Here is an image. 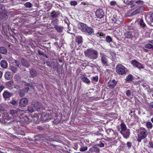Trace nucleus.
<instances>
[{
    "mask_svg": "<svg viewBox=\"0 0 153 153\" xmlns=\"http://www.w3.org/2000/svg\"><path fill=\"white\" fill-rule=\"evenodd\" d=\"M122 21H123V19H120V20H119L118 19H117L116 20V21L114 22V24H117L118 25H120L121 24Z\"/></svg>",
    "mask_w": 153,
    "mask_h": 153,
    "instance_id": "34",
    "label": "nucleus"
},
{
    "mask_svg": "<svg viewBox=\"0 0 153 153\" xmlns=\"http://www.w3.org/2000/svg\"><path fill=\"white\" fill-rule=\"evenodd\" d=\"M150 106L152 108H153V102L151 103Z\"/></svg>",
    "mask_w": 153,
    "mask_h": 153,
    "instance_id": "58",
    "label": "nucleus"
},
{
    "mask_svg": "<svg viewBox=\"0 0 153 153\" xmlns=\"http://www.w3.org/2000/svg\"><path fill=\"white\" fill-rule=\"evenodd\" d=\"M150 146L153 148V141L152 142L150 143Z\"/></svg>",
    "mask_w": 153,
    "mask_h": 153,
    "instance_id": "54",
    "label": "nucleus"
},
{
    "mask_svg": "<svg viewBox=\"0 0 153 153\" xmlns=\"http://www.w3.org/2000/svg\"><path fill=\"white\" fill-rule=\"evenodd\" d=\"M140 9H137L135 11L132 12V13L133 15H135L137 13H139L140 12Z\"/></svg>",
    "mask_w": 153,
    "mask_h": 153,
    "instance_id": "41",
    "label": "nucleus"
},
{
    "mask_svg": "<svg viewBox=\"0 0 153 153\" xmlns=\"http://www.w3.org/2000/svg\"><path fill=\"white\" fill-rule=\"evenodd\" d=\"M104 15V12L101 9H99L96 10V15L97 18H103Z\"/></svg>",
    "mask_w": 153,
    "mask_h": 153,
    "instance_id": "9",
    "label": "nucleus"
},
{
    "mask_svg": "<svg viewBox=\"0 0 153 153\" xmlns=\"http://www.w3.org/2000/svg\"><path fill=\"white\" fill-rule=\"evenodd\" d=\"M19 111L20 110H11L10 111V115L11 117L12 118V120H14L16 121H19L22 122L20 121L21 119L22 118H22L20 117V120H19V118L18 117V116L19 114Z\"/></svg>",
    "mask_w": 153,
    "mask_h": 153,
    "instance_id": "4",
    "label": "nucleus"
},
{
    "mask_svg": "<svg viewBox=\"0 0 153 153\" xmlns=\"http://www.w3.org/2000/svg\"><path fill=\"white\" fill-rule=\"evenodd\" d=\"M110 5L111 6H114L116 5V2L115 1H111L110 3Z\"/></svg>",
    "mask_w": 153,
    "mask_h": 153,
    "instance_id": "48",
    "label": "nucleus"
},
{
    "mask_svg": "<svg viewBox=\"0 0 153 153\" xmlns=\"http://www.w3.org/2000/svg\"><path fill=\"white\" fill-rule=\"evenodd\" d=\"M127 144L128 146V147H130L131 146V143L129 142H127Z\"/></svg>",
    "mask_w": 153,
    "mask_h": 153,
    "instance_id": "53",
    "label": "nucleus"
},
{
    "mask_svg": "<svg viewBox=\"0 0 153 153\" xmlns=\"http://www.w3.org/2000/svg\"><path fill=\"white\" fill-rule=\"evenodd\" d=\"M151 43H152V44H153V41H152L151 42H150Z\"/></svg>",
    "mask_w": 153,
    "mask_h": 153,
    "instance_id": "64",
    "label": "nucleus"
},
{
    "mask_svg": "<svg viewBox=\"0 0 153 153\" xmlns=\"http://www.w3.org/2000/svg\"><path fill=\"white\" fill-rule=\"evenodd\" d=\"M86 31H85V32L88 33V34L91 35L93 33H94V30L91 27H87V28H86Z\"/></svg>",
    "mask_w": 153,
    "mask_h": 153,
    "instance_id": "15",
    "label": "nucleus"
},
{
    "mask_svg": "<svg viewBox=\"0 0 153 153\" xmlns=\"http://www.w3.org/2000/svg\"><path fill=\"white\" fill-rule=\"evenodd\" d=\"M28 100L26 98H23L19 101V105L21 107H25L27 104Z\"/></svg>",
    "mask_w": 153,
    "mask_h": 153,
    "instance_id": "8",
    "label": "nucleus"
},
{
    "mask_svg": "<svg viewBox=\"0 0 153 153\" xmlns=\"http://www.w3.org/2000/svg\"><path fill=\"white\" fill-rule=\"evenodd\" d=\"M31 86H35V84L33 83V84H31Z\"/></svg>",
    "mask_w": 153,
    "mask_h": 153,
    "instance_id": "60",
    "label": "nucleus"
},
{
    "mask_svg": "<svg viewBox=\"0 0 153 153\" xmlns=\"http://www.w3.org/2000/svg\"><path fill=\"white\" fill-rule=\"evenodd\" d=\"M149 19L151 22L153 23V13L150 15Z\"/></svg>",
    "mask_w": 153,
    "mask_h": 153,
    "instance_id": "47",
    "label": "nucleus"
},
{
    "mask_svg": "<svg viewBox=\"0 0 153 153\" xmlns=\"http://www.w3.org/2000/svg\"><path fill=\"white\" fill-rule=\"evenodd\" d=\"M55 29L59 32H61L63 30V27L60 26H56L55 27Z\"/></svg>",
    "mask_w": 153,
    "mask_h": 153,
    "instance_id": "28",
    "label": "nucleus"
},
{
    "mask_svg": "<svg viewBox=\"0 0 153 153\" xmlns=\"http://www.w3.org/2000/svg\"><path fill=\"white\" fill-rule=\"evenodd\" d=\"M35 110L33 106H31H31H29L28 107L27 110L30 112L32 113Z\"/></svg>",
    "mask_w": 153,
    "mask_h": 153,
    "instance_id": "30",
    "label": "nucleus"
},
{
    "mask_svg": "<svg viewBox=\"0 0 153 153\" xmlns=\"http://www.w3.org/2000/svg\"><path fill=\"white\" fill-rule=\"evenodd\" d=\"M3 95L4 97L6 99L10 98L12 96V94L7 91H5Z\"/></svg>",
    "mask_w": 153,
    "mask_h": 153,
    "instance_id": "14",
    "label": "nucleus"
},
{
    "mask_svg": "<svg viewBox=\"0 0 153 153\" xmlns=\"http://www.w3.org/2000/svg\"><path fill=\"white\" fill-rule=\"evenodd\" d=\"M101 60L103 65H106L108 63V57L104 54H102L101 56Z\"/></svg>",
    "mask_w": 153,
    "mask_h": 153,
    "instance_id": "10",
    "label": "nucleus"
},
{
    "mask_svg": "<svg viewBox=\"0 0 153 153\" xmlns=\"http://www.w3.org/2000/svg\"><path fill=\"white\" fill-rule=\"evenodd\" d=\"M5 78L7 80H10L12 77L11 73L9 72H7L5 74Z\"/></svg>",
    "mask_w": 153,
    "mask_h": 153,
    "instance_id": "19",
    "label": "nucleus"
},
{
    "mask_svg": "<svg viewBox=\"0 0 153 153\" xmlns=\"http://www.w3.org/2000/svg\"><path fill=\"white\" fill-rule=\"evenodd\" d=\"M117 84V82L115 79L110 80L108 83V86L111 88H113Z\"/></svg>",
    "mask_w": 153,
    "mask_h": 153,
    "instance_id": "13",
    "label": "nucleus"
},
{
    "mask_svg": "<svg viewBox=\"0 0 153 153\" xmlns=\"http://www.w3.org/2000/svg\"><path fill=\"white\" fill-rule=\"evenodd\" d=\"M146 126L147 128H150L152 127V125L150 122L149 121L146 122Z\"/></svg>",
    "mask_w": 153,
    "mask_h": 153,
    "instance_id": "33",
    "label": "nucleus"
},
{
    "mask_svg": "<svg viewBox=\"0 0 153 153\" xmlns=\"http://www.w3.org/2000/svg\"><path fill=\"white\" fill-rule=\"evenodd\" d=\"M31 103V106H32L34 109L36 110L40 109L42 106V105L40 102L36 100H33Z\"/></svg>",
    "mask_w": 153,
    "mask_h": 153,
    "instance_id": "7",
    "label": "nucleus"
},
{
    "mask_svg": "<svg viewBox=\"0 0 153 153\" xmlns=\"http://www.w3.org/2000/svg\"><path fill=\"white\" fill-rule=\"evenodd\" d=\"M107 132L109 134H111L113 133L116 136H117V133L114 130L111 129H109L107 130Z\"/></svg>",
    "mask_w": 153,
    "mask_h": 153,
    "instance_id": "22",
    "label": "nucleus"
},
{
    "mask_svg": "<svg viewBox=\"0 0 153 153\" xmlns=\"http://www.w3.org/2000/svg\"><path fill=\"white\" fill-rule=\"evenodd\" d=\"M98 76L94 77L93 78V80L95 82H97L98 81Z\"/></svg>",
    "mask_w": 153,
    "mask_h": 153,
    "instance_id": "49",
    "label": "nucleus"
},
{
    "mask_svg": "<svg viewBox=\"0 0 153 153\" xmlns=\"http://www.w3.org/2000/svg\"><path fill=\"white\" fill-rule=\"evenodd\" d=\"M2 56L0 54V60L1 59Z\"/></svg>",
    "mask_w": 153,
    "mask_h": 153,
    "instance_id": "62",
    "label": "nucleus"
},
{
    "mask_svg": "<svg viewBox=\"0 0 153 153\" xmlns=\"http://www.w3.org/2000/svg\"><path fill=\"white\" fill-rule=\"evenodd\" d=\"M131 63L134 67H137L140 70L143 69L144 68L143 65L135 59L131 61Z\"/></svg>",
    "mask_w": 153,
    "mask_h": 153,
    "instance_id": "6",
    "label": "nucleus"
},
{
    "mask_svg": "<svg viewBox=\"0 0 153 153\" xmlns=\"http://www.w3.org/2000/svg\"><path fill=\"white\" fill-rule=\"evenodd\" d=\"M140 25L142 27L146 26V24H145L143 20H141L140 22Z\"/></svg>",
    "mask_w": 153,
    "mask_h": 153,
    "instance_id": "37",
    "label": "nucleus"
},
{
    "mask_svg": "<svg viewBox=\"0 0 153 153\" xmlns=\"http://www.w3.org/2000/svg\"><path fill=\"white\" fill-rule=\"evenodd\" d=\"M121 131H124L127 129L126 126L124 123H122L121 124Z\"/></svg>",
    "mask_w": 153,
    "mask_h": 153,
    "instance_id": "23",
    "label": "nucleus"
},
{
    "mask_svg": "<svg viewBox=\"0 0 153 153\" xmlns=\"http://www.w3.org/2000/svg\"><path fill=\"white\" fill-rule=\"evenodd\" d=\"M126 68L123 65L119 64L117 65L116 71L119 74L123 75L126 74Z\"/></svg>",
    "mask_w": 153,
    "mask_h": 153,
    "instance_id": "5",
    "label": "nucleus"
},
{
    "mask_svg": "<svg viewBox=\"0 0 153 153\" xmlns=\"http://www.w3.org/2000/svg\"><path fill=\"white\" fill-rule=\"evenodd\" d=\"M126 94L128 97H130L131 96V93L129 90H128L126 91Z\"/></svg>",
    "mask_w": 153,
    "mask_h": 153,
    "instance_id": "43",
    "label": "nucleus"
},
{
    "mask_svg": "<svg viewBox=\"0 0 153 153\" xmlns=\"http://www.w3.org/2000/svg\"><path fill=\"white\" fill-rule=\"evenodd\" d=\"M72 5L75 6L77 5V2L76 1H72L70 3Z\"/></svg>",
    "mask_w": 153,
    "mask_h": 153,
    "instance_id": "46",
    "label": "nucleus"
},
{
    "mask_svg": "<svg viewBox=\"0 0 153 153\" xmlns=\"http://www.w3.org/2000/svg\"><path fill=\"white\" fill-rule=\"evenodd\" d=\"M81 79L83 82L85 83H89L90 82V80L84 76H82L81 77Z\"/></svg>",
    "mask_w": 153,
    "mask_h": 153,
    "instance_id": "20",
    "label": "nucleus"
},
{
    "mask_svg": "<svg viewBox=\"0 0 153 153\" xmlns=\"http://www.w3.org/2000/svg\"><path fill=\"white\" fill-rule=\"evenodd\" d=\"M151 121L153 123V118L151 119Z\"/></svg>",
    "mask_w": 153,
    "mask_h": 153,
    "instance_id": "61",
    "label": "nucleus"
},
{
    "mask_svg": "<svg viewBox=\"0 0 153 153\" xmlns=\"http://www.w3.org/2000/svg\"><path fill=\"white\" fill-rule=\"evenodd\" d=\"M145 48H152L153 49V45L150 44H148L145 45Z\"/></svg>",
    "mask_w": 153,
    "mask_h": 153,
    "instance_id": "35",
    "label": "nucleus"
},
{
    "mask_svg": "<svg viewBox=\"0 0 153 153\" xmlns=\"http://www.w3.org/2000/svg\"><path fill=\"white\" fill-rule=\"evenodd\" d=\"M11 70L14 73H15L16 71V68L14 66H12L11 68Z\"/></svg>",
    "mask_w": 153,
    "mask_h": 153,
    "instance_id": "44",
    "label": "nucleus"
},
{
    "mask_svg": "<svg viewBox=\"0 0 153 153\" xmlns=\"http://www.w3.org/2000/svg\"><path fill=\"white\" fill-rule=\"evenodd\" d=\"M10 103L14 105H16L18 103L17 102L14 100H12L10 102Z\"/></svg>",
    "mask_w": 153,
    "mask_h": 153,
    "instance_id": "45",
    "label": "nucleus"
},
{
    "mask_svg": "<svg viewBox=\"0 0 153 153\" xmlns=\"http://www.w3.org/2000/svg\"><path fill=\"white\" fill-rule=\"evenodd\" d=\"M7 52L6 49L4 47H0V53L2 54H5Z\"/></svg>",
    "mask_w": 153,
    "mask_h": 153,
    "instance_id": "24",
    "label": "nucleus"
},
{
    "mask_svg": "<svg viewBox=\"0 0 153 153\" xmlns=\"http://www.w3.org/2000/svg\"><path fill=\"white\" fill-rule=\"evenodd\" d=\"M96 35L97 37H100V38H102L103 36V34L102 33H97Z\"/></svg>",
    "mask_w": 153,
    "mask_h": 153,
    "instance_id": "39",
    "label": "nucleus"
},
{
    "mask_svg": "<svg viewBox=\"0 0 153 153\" xmlns=\"http://www.w3.org/2000/svg\"><path fill=\"white\" fill-rule=\"evenodd\" d=\"M151 114L153 115V110H152V111L151 112Z\"/></svg>",
    "mask_w": 153,
    "mask_h": 153,
    "instance_id": "63",
    "label": "nucleus"
},
{
    "mask_svg": "<svg viewBox=\"0 0 153 153\" xmlns=\"http://www.w3.org/2000/svg\"><path fill=\"white\" fill-rule=\"evenodd\" d=\"M143 50L144 51L146 52H148L147 50L146 49H145L144 48H143Z\"/></svg>",
    "mask_w": 153,
    "mask_h": 153,
    "instance_id": "59",
    "label": "nucleus"
},
{
    "mask_svg": "<svg viewBox=\"0 0 153 153\" xmlns=\"http://www.w3.org/2000/svg\"><path fill=\"white\" fill-rule=\"evenodd\" d=\"M106 41L107 42L109 43L112 41V39L110 36H108L106 38Z\"/></svg>",
    "mask_w": 153,
    "mask_h": 153,
    "instance_id": "36",
    "label": "nucleus"
},
{
    "mask_svg": "<svg viewBox=\"0 0 153 153\" xmlns=\"http://www.w3.org/2000/svg\"><path fill=\"white\" fill-rule=\"evenodd\" d=\"M84 52L85 56L90 59L94 60L98 57V52L93 49H88L85 50Z\"/></svg>",
    "mask_w": 153,
    "mask_h": 153,
    "instance_id": "1",
    "label": "nucleus"
},
{
    "mask_svg": "<svg viewBox=\"0 0 153 153\" xmlns=\"http://www.w3.org/2000/svg\"><path fill=\"white\" fill-rule=\"evenodd\" d=\"M48 114H49V113H47L46 114V115H45V117H46V118L45 119V120H46L47 119H51V118H52V117H51V116L50 115V116H49V117L48 118H47V116L48 115Z\"/></svg>",
    "mask_w": 153,
    "mask_h": 153,
    "instance_id": "50",
    "label": "nucleus"
},
{
    "mask_svg": "<svg viewBox=\"0 0 153 153\" xmlns=\"http://www.w3.org/2000/svg\"><path fill=\"white\" fill-rule=\"evenodd\" d=\"M129 129H127L124 131H120V132L125 138H128L130 135V132Z\"/></svg>",
    "mask_w": 153,
    "mask_h": 153,
    "instance_id": "12",
    "label": "nucleus"
},
{
    "mask_svg": "<svg viewBox=\"0 0 153 153\" xmlns=\"http://www.w3.org/2000/svg\"><path fill=\"white\" fill-rule=\"evenodd\" d=\"M87 27L86 24L83 23H79L78 24V28L82 32H84L85 31H86V29Z\"/></svg>",
    "mask_w": 153,
    "mask_h": 153,
    "instance_id": "11",
    "label": "nucleus"
},
{
    "mask_svg": "<svg viewBox=\"0 0 153 153\" xmlns=\"http://www.w3.org/2000/svg\"><path fill=\"white\" fill-rule=\"evenodd\" d=\"M34 116L30 117H24V118L21 119L20 121L22 122L28 123L30 122H33L36 123L39 122V116L38 114H34Z\"/></svg>",
    "mask_w": 153,
    "mask_h": 153,
    "instance_id": "2",
    "label": "nucleus"
},
{
    "mask_svg": "<svg viewBox=\"0 0 153 153\" xmlns=\"http://www.w3.org/2000/svg\"><path fill=\"white\" fill-rule=\"evenodd\" d=\"M25 6L27 7H30L31 6V4L30 2H27L25 4Z\"/></svg>",
    "mask_w": 153,
    "mask_h": 153,
    "instance_id": "40",
    "label": "nucleus"
},
{
    "mask_svg": "<svg viewBox=\"0 0 153 153\" xmlns=\"http://www.w3.org/2000/svg\"><path fill=\"white\" fill-rule=\"evenodd\" d=\"M15 63L16 66H19V62H18L16 61L15 62Z\"/></svg>",
    "mask_w": 153,
    "mask_h": 153,
    "instance_id": "56",
    "label": "nucleus"
},
{
    "mask_svg": "<svg viewBox=\"0 0 153 153\" xmlns=\"http://www.w3.org/2000/svg\"><path fill=\"white\" fill-rule=\"evenodd\" d=\"M4 88V87L3 85H1L0 86V92L2 91Z\"/></svg>",
    "mask_w": 153,
    "mask_h": 153,
    "instance_id": "51",
    "label": "nucleus"
},
{
    "mask_svg": "<svg viewBox=\"0 0 153 153\" xmlns=\"http://www.w3.org/2000/svg\"><path fill=\"white\" fill-rule=\"evenodd\" d=\"M2 75V73L1 71H0V78H1Z\"/></svg>",
    "mask_w": 153,
    "mask_h": 153,
    "instance_id": "57",
    "label": "nucleus"
},
{
    "mask_svg": "<svg viewBox=\"0 0 153 153\" xmlns=\"http://www.w3.org/2000/svg\"><path fill=\"white\" fill-rule=\"evenodd\" d=\"M134 2L135 3L137 4H142L143 3V1L140 0H135Z\"/></svg>",
    "mask_w": 153,
    "mask_h": 153,
    "instance_id": "42",
    "label": "nucleus"
},
{
    "mask_svg": "<svg viewBox=\"0 0 153 153\" xmlns=\"http://www.w3.org/2000/svg\"><path fill=\"white\" fill-rule=\"evenodd\" d=\"M89 151L91 152H97V153H98L99 151V149L97 147L93 146L90 148Z\"/></svg>",
    "mask_w": 153,
    "mask_h": 153,
    "instance_id": "18",
    "label": "nucleus"
},
{
    "mask_svg": "<svg viewBox=\"0 0 153 153\" xmlns=\"http://www.w3.org/2000/svg\"><path fill=\"white\" fill-rule=\"evenodd\" d=\"M76 42H77L78 45H81L82 42V37L81 36H77L76 39Z\"/></svg>",
    "mask_w": 153,
    "mask_h": 153,
    "instance_id": "21",
    "label": "nucleus"
},
{
    "mask_svg": "<svg viewBox=\"0 0 153 153\" xmlns=\"http://www.w3.org/2000/svg\"><path fill=\"white\" fill-rule=\"evenodd\" d=\"M87 149L88 148L87 146H83L80 148L79 150L81 152H83L86 151Z\"/></svg>",
    "mask_w": 153,
    "mask_h": 153,
    "instance_id": "38",
    "label": "nucleus"
},
{
    "mask_svg": "<svg viewBox=\"0 0 153 153\" xmlns=\"http://www.w3.org/2000/svg\"><path fill=\"white\" fill-rule=\"evenodd\" d=\"M4 118L6 119L7 120H10L12 119V118L11 117L10 115V113L9 112V114H5L4 115Z\"/></svg>",
    "mask_w": 153,
    "mask_h": 153,
    "instance_id": "26",
    "label": "nucleus"
},
{
    "mask_svg": "<svg viewBox=\"0 0 153 153\" xmlns=\"http://www.w3.org/2000/svg\"><path fill=\"white\" fill-rule=\"evenodd\" d=\"M13 84V82L12 81H10L8 82L7 83V85H9V84L11 85Z\"/></svg>",
    "mask_w": 153,
    "mask_h": 153,
    "instance_id": "55",
    "label": "nucleus"
},
{
    "mask_svg": "<svg viewBox=\"0 0 153 153\" xmlns=\"http://www.w3.org/2000/svg\"><path fill=\"white\" fill-rule=\"evenodd\" d=\"M22 65L26 67H28L29 65V64L24 59H22Z\"/></svg>",
    "mask_w": 153,
    "mask_h": 153,
    "instance_id": "32",
    "label": "nucleus"
},
{
    "mask_svg": "<svg viewBox=\"0 0 153 153\" xmlns=\"http://www.w3.org/2000/svg\"><path fill=\"white\" fill-rule=\"evenodd\" d=\"M30 74L31 75L32 77H34L36 76V71L34 69H32L30 71Z\"/></svg>",
    "mask_w": 153,
    "mask_h": 153,
    "instance_id": "25",
    "label": "nucleus"
},
{
    "mask_svg": "<svg viewBox=\"0 0 153 153\" xmlns=\"http://www.w3.org/2000/svg\"><path fill=\"white\" fill-rule=\"evenodd\" d=\"M51 16L53 19L55 18H56L57 16V15L56 12L55 11L52 12L51 13Z\"/></svg>",
    "mask_w": 153,
    "mask_h": 153,
    "instance_id": "31",
    "label": "nucleus"
},
{
    "mask_svg": "<svg viewBox=\"0 0 153 153\" xmlns=\"http://www.w3.org/2000/svg\"><path fill=\"white\" fill-rule=\"evenodd\" d=\"M125 36L126 38H131L132 37V34L130 32H127L125 34Z\"/></svg>",
    "mask_w": 153,
    "mask_h": 153,
    "instance_id": "29",
    "label": "nucleus"
},
{
    "mask_svg": "<svg viewBox=\"0 0 153 153\" xmlns=\"http://www.w3.org/2000/svg\"><path fill=\"white\" fill-rule=\"evenodd\" d=\"M99 146L101 147H103L104 146V144L103 143H100V144L99 145Z\"/></svg>",
    "mask_w": 153,
    "mask_h": 153,
    "instance_id": "52",
    "label": "nucleus"
},
{
    "mask_svg": "<svg viewBox=\"0 0 153 153\" xmlns=\"http://www.w3.org/2000/svg\"><path fill=\"white\" fill-rule=\"evenodd\" d=\"M148 134V132L145 128H141L138 134L137 140L139 142H141L142 139L146 137Z\"/></svg>",
    "mask_w": 153,
    "mask_h": 153,
    "instance_id": "3",
    "label": "nucleus"
},
{
    "mask_svg": "<svg viewBox=\"0 0 153 153\" xmlns=\"http://www.w3.org/2000/svg\"><path fill=\"white\" fill-rule=\"evenodd\" d=\"M29 89V88L28 87H26L25 88V90H24L21 89L20 90L19 94L20 96L21 97H23L25 95V92H27V90Z\"/></svg>",
    "mask_w": 153,
    "mask_h": 153,
    "instance_id": "16",
    "label": "nucleus"
},
{
    "mask_svg": "<svg viewBox=\"0 0 153 153\" xmlns=\"http://www.w3.org/2000/svg\"><path fill=\"white\" fill-rule=\"evenodd\" d=\"M0 65L1 66L4 68H7L8 65L7 61L5 60L2 61L0 63Z\"/></svg>",
    "mask_w": 153,
    "mask_h": 153,
    "instance_id": "17",
    "label": "nucleus"
},
{
    "mask_svg": "<svg viewBox=\"0 0 153 153\" xmlns=\"http://www.w3.org/2000/svg\"><path fill=\"white\" fill-rule=\"evenodd\" d=\"M133 80V76L131 74H129L126 77V81H131Z\"/></svg>",
    "mask_w": 153,
    "mask_h": 153,
    "instance_id": "27",
    "label": "nucleus"
}]
</instances>
